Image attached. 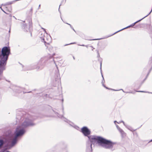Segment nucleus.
<instances>
[{"label":"nucleus","mask_w":152,"mask_h":152,"mask_svg":"<svg viewBox=\"0 0 152 152\" xmlns=\"http://www.w3.org/2000/svg\"><path fill=\"white\" fill-rule=\"evenodd\" d=\"M35 118L32 116L28 115L23 120L21 124L17 126L14 133V136L18 138L21 137L26 132L25 129L28 126L35 125L33 122Z\"/></svg>","instance_id":"obj_1"},{"label":"nucleus","mask_w":152,"mask_h":152,"mask_svg":"<svg viewBox=\"0 0 152 152\" xmlns=\"http://www.w3.org/2000/svg\"><path fill=\"white\" fill-rule=\"evenodd\" d=\"M1 53L0 54V80L4 79L3 75V71L5 69V66L8 56L10 54L9 47H4L2 49Z\"/></svg>","instance_id":"obj_2"},{"label":"nucleus","mask_w":152,"mask_h":152,"mask_svg":"<svg viewBox=\"0 0 152 152\" xmlns=\"http://www.w3.org/2000/svg\"><path fill=\"white\" fill-rule=\"evenodd\" d=\"M89 140L92 144L98 143L100 145L106 149H112L115 143L107 140L101 137L91 135L88 137Z\"/></svg>","instance_id":"obj_3"},{"label":"nucleus","mask_w":152,"mask_h":152,"mask_svg":"<svg viewBox=\"0 0 152 152\" xmlns=\"http://www.w3.org/2000/svg\"><path fill=\"white\" fill-rule=\"evenodd\" d=\"M40 38L41 39L42 41L44 42L45 45L47 47V49L50 52L52 51L53 48L52 46L50 45L49 43L47 42L46 40H48V39L47 37L45 36L44 34H42L41 36L40 37Z\"/></svg>","instance_id":"obj_4"},{"label":"nucleus","mask_w":152,"mask_h":152,"mask_svg":"<svg viewBox=\"0 0 152 152\" xmlns=\"http://www.w3.org/2000/svg\"><path fill=\"white\" fill-rule=\"evenodd\" d=\"M81 132L85 136L88 137L90 136L91 131L86 127H83L82 128Z\"/></svg>","instance_id":"obj_5"},{"label":"nucleus","mask_w":152,"mask_h":152,"mask_svg":"<svg viewBox=\"0 0 152 152\" xmlns=\"http://www.w3.org/2000/svg\"><path fill=\"white\" fill-rule=\"evenodd\" d=\"M43 61V59H41L39 61V62L38 63V65H37L36 64H32L31 65V66L32 67L31 68V69H39L40 68L39 66L40 65L42 64V62Z\"/></svg>","instance_id":"obj_6"},{"label":"nucleus","mask_w":152,"mask_h":152,"mask_svg":"<svg viewBox=\"0 0 152 152\" xmlns=\"http://www.w3.org/2000/svg\"><path fill=\"white\" fill-rule=\"evenodd\" d=\"M57 116L58 117L62 118V119L64 121L66 122L67 123H69V124L70 125L72 126H74V124L72 122H71L69 121L67 119L64 117L62 115H60L58 114Z\"/></svg>","instance_id":"obj_7"},{"label":"nucleus","mask_w":152,"mask_h":152,"mask_svg":"<svg viewBox=\"0 0 152 152\" xmlns=\"http://www.w3.org/2000/svg\"><path fill=\"white\" fill-rule=\"evenodd\" d=\"M18 138L14 136L11 141L10 145L11 147L14 146L17 142Z\"/></svg>","instance_id":"obj_8"},{"label":"nucleus","mask_w":152,"mask_h":152,"mask_svg":"<svg viewBox=\"0 0 152 152\" xmlns=\"http://www.w3.org/2000/svg\"><path fill=\"white\" fill-rule=\"evenodd\" d=\"M23 90V88L19 87H17L15 89V91L20 93Z\"/></svg>","instance_id":"obj_9"},{"label":"nucleus","mask_w":152,"mask_h":152,"mask_svg":"<svg viewBox=\"0 0 152 152\" xmlns=\"http://www.w3.org/2000/svg\"><path fill=\"white\" fill-rule=\"evenodd\" d=\"M32 10L33 9L31 7L29 10L27 12V13L29 15H32Z\"/></svg>","instance_id":"obj_10"},{"label":"nucleus","mask_w":152,"mask_h":152,"mask_svg":"<svg viewBox=\"0 0 152 152\" xmlns=\"http://www.w3.org/2000/svg\"><path fill=\"white\" fill-rule=\"evenodd\" d=\"M4 143V142L3 140H0V148L3 145Z\"/></svg>","instance_id":"obj_11"},{"label":"nucleus","mask_w":152,"mask_h":152,"mask_svg":"<svg viewBox=\"0 0 152 152\" xmlns=\"http://www.w3.org/2000/svg\"><path fill=\"white\" fill-rule=\"evenodd\" d=\"M12 2H7V3H6V4H1V6H5L7 5H9V4H12Z\"/></svg>","instance_id":"obj_12"},{"label":"nucleus","mask_w":152,"mask_h":152,"mask_svg":"<svg viewBox=\"0 0 152 152\" xmlns=\"http://www.w3.org/2000/svg\"><path fill=\"white\" fill-rule=\"evenodd\" d=\"M127 129H128L129 130H130L132 131H133L132 128L130 126H128L126 125V126H125Z\"/></svg>","instance_id":"obj_13"},{"label":"nucleus","mask_w":152,"mask_h":152,"mask_svg":"<svg viewBox=\"0 0 152 152\" xmlns=\"http://www.w3.org/2000/svg\"><path fill=\"white\" fill-rule=\"evenodd\" d=\"M121 90H122V91L123 92L126 93H130V94L132 93V94H134V93H133L132 91L125 92L122 89H121Z\"/></svg>","instance_id":"obj_14"},{"label":"nucleus","mask_w":152,"mask_h":152,"mask_svg":"<svg viewBox=\"0 0 152 152\" xmlns=\"http://www.w3.org/2000/svg\"><path fill=\"white\" fill-rule=\"evenodd\" d=\"M102 76L103 77V80L102 81V85L103 86H104L105 88H106L107 89L108 88L106 87H105V86H104V84H103V83H104V77H103V75H102Z\"/></svg>","instance_id":"obj_15"},{"label":"nucleus","mask_w":152,"mask_h":152,"mask_svg":"<svg viewBox=\"0 0 152 152\" xmlns=\"http://www.w3.org/2000/svg\"><path fill=\"white\" fill-rule=\"evenodd\" d=\"M121 133V135L122 136H125V133L124 132L123 130L122 131V132L121 133Z\"/></svg>","instance_id":"obj_16"},{"label":"nucleus","mask_w":152,"mask_h":152,"mask_svg":"<svg viewBox=\"0 0 152 152\" xmlns=\"http://www.w3.org/2000/svg\"><path fill=\"white\" fill-rule=\"evenodd\" d=\"M121 133V135L122 136H125V133L124 132L123 130L122 131V132L121 133Z\"/></svg>","instance_id":"obj_17"},{"label":"nucleus","mask_w":152,"mask_h":152,"mask_svg":"<svg viewBox=\"0 0 152 152\" xmlns=\"http://www.w3.org/2000/svg\"><path fill=\"white\" fill-rule=\"evenodd\" d=\"M121 122H122V123H123L124 125L125 126H126V124H125L124 122V121H119V122H117V123H118V124H120V123H121Z\"/></svg>","instance_id":"obj_18"},{"label":"nucleus","mask_w":152,"mask_h":152,"mask_svg":"<svg viewBox=\"0 0 152 152\" xmlns=\"http://www.w3.org/2000/svg\"><path fill=\"white\" fill-rule=\"evenodd\" d=\"M136 92H145V91H136ZM148 93H150V92H147Z\"/></svg>","instance_id":"obj_19"},{"label":"nucleus","mask_w":152,"mask_h":152,"mask_svg":"<svg viewBox=\"0 0 152 152\" xmlns=\"http://www.w3.org/2000/svg\"><path fill=\"white\" fill-rule=\"evenodd\" d=\"M67 24L69 25L71 27V28L73 29V31H75V29H74V28H73V27H72V26H71V25L69 24V23H66Z\"/></svg>","instance_id":"obj_20"},{"label":"nucleus","mask_w":152,"mask_h":152,"mask_svg":"<svg viewBox=\"0 0 152 152\" xmlns=\"http://www.w3.org/2000/svg\"><path fill=\"white\" fill-rule=\"evenodd\" d=\"M12 11L11 7L10 6L9 7V9L8 10V11L10 12H11Z\"/></svg>","instance_id":"obj_21"},{"label":"nucleus","mask_w":152,"mask_h":152,"mask_svg":"<svg viewBox=\"0 0 152 152\" xmlns=\"http://www.w3.org/2000/svg\"><path fill=\"white\" fill-rule=\"evenodd\" d=\"M104 38H100V39H90V40H100V39H104Z\"/></svg>","instance_id":"obj_22"},{"label":"nucleus","mask_w":152,"mask_h":152,"mask_svg":"<svg viewBox=\"0 0 152 152\" xmlns=\"http://www.w3.org/2000/svg\"><path fill=\"white\" fill-rule=\"evenodd\" d=\"M76 44V43L75 42L72 43H71L69 44H66V45H64V46H65L67 45H69L73 44Z\"/></svg>","instance_id":"obj_23"},{"label":"nucleus","mask_w":152,"mask_h":152,"mask_svg":"<svg viewBox=\"0 0 152 152\" xmlns=\"http://www.w3.org/2000/svg\"><path fill=\"white\" fill-rule=\"evenodd\" d=\"M116 127L118 130H119L120 128L119 127V126L117 124H116Z\"/></svg>","instance_id":"obj_24"},{"label":"nucleus","mask_w":152,"mask_h":152,"mask_svg":"<svg viewBox=\"0 0 152 152\" xmlns=\"http://www.w3.org/2000/svg\"><path fill=\"white\" fill-rule=\"evenodd\" d=\"M118 130L119 131L120 133H121L122 132V131H123V130L122 129H121V128L119 130Z\"/></svg>","instance_id":"obj_25"},{"label":"nucleus","mask_w":152,"mask_h":152,"mask_svg":"<svg viewBox=\"0 0 152 152\" xmlns=\"http://www.w3.org/2000/svg\"><path fill=\"white\" fill-rule=\"evenodd\" d=\"M1 9L4 13L7 14V13L5 11H4L2 8H1Z\"/></svg>","instance_id":"obj_26"},{"label":"nucleus","mask_w":152,"mask_h":152,"mask_svg":"<svg viewBox=\"0 0 152 152\" xmlns=\"http://www.w3.org/2000/svg\"><path fill=\"white\" fill-rule=\"evenodd\" d=\"M44 31H45V32L46 33V34H47V33L46 32V31L45 29H43Z\"/></svg>","instance_id":"obj_27"},{"label":"nucleus","mask_w":152,"mask_h":152,"mask_svg":"<svg viewBox=\"0 0 152 152\" xmlns=\"http://www.w3.org/2000/svg\"><path fill=\"white\" fill-rule=\"evenodd\" d=\"M44 31H45V32L46 33V34H47V33L46 32V31L45 29H43Z\"/></svg>","instance_id":"obj_28"},{"label":"nucleus","mask_w":152,"mask_h":152,"mask_svg":"<svg viewBox=\"0 0 152 152\" xmlns=\"http://www.w3.org/2000/svg\"><path fill=\"white\" fill-rule=\"evenodd\" d=\"M26 26V25L25 24V25H23V27H24V28H25V27Z\"/></svg>","instance_id":"obj_29"},{"label":"nucleus","mask_w":152,"mask_h":152,"mask_svg":"<svg viewBox=\"0 0 152 152\" xmlns=\"http://www.w3.org/2000/svg\"><path fill=\"white\" fill-rule=\"evenodd\" d=\"M80 45V46H85V45Z\"/></svg>","instance_id":"obj_30"},{"label":"nucleus","mask_w":152,"mask_h":152,"mask_svg":"<svg viewBox=\"0 0 152 152\" xmlns=\"http://www.w3.org/2000/svg\"><path fill=\"white\" fill-rule=\"evenodd\" d=\"M101 67H102V63H100V69H101Z\"/></svg>","instance_id":"obj_31"},{"label":"nucleus","mask_w":152,"mask_h":152,"mask_svg":"<svg viewBox=\"0 0 152 152\" xmlns=\"http://www.w3.org/2000/svg\"><path fill=\"white\" fill-rule=\"evenodd\" d=\"M117 122L116 121H114V123H115V125H116V123H117Z\"/></svg>","instance_id":"obj_32"},{"label":"nucleus","mask_w":152,"mask_h":152,"mask_svg":"<svg viewBox=\"0 0 152 152\" xmlns=\"http://www.w3.org/2000/svg\"><path fill=\"white\" fill-rule=\"evenodd\" d=\"M40 7V4L39 5V7H38V9H39Z\"/></svg>","instance_id":"obj_33"},{"label":"nucleus","mask_w":152,"mask_h":152,"mask_svg":"<svg viewBox=\"0 0 152 152\" xmlns=\"http://www.w3.org/2000/svg\"><path fill=\"white\" fill-rule=\"evenodd\" d=\"M91 146H92V144H91L90 145V147H91V149H92Z\"/></svg>","instance_id":"obj_34"},{"label":"nucleus","mask_w":152,"mask_h":152,"mask_svg":"<svg viewBox=\"0 0 152 152\" xmlns=\"http://www.w3.org/2000/svg\"><path fill=\"white\" fill-rule=\"evenodd\" d=\"M2 6H1V5H0V8L1 9V7H2Z\"/></svg>","instance_id":"obj_35"},{"label":"nucleus","mask_w":152,"mask_h":152,"mask_svg":"<svg viewBox=\"0 0 152 152\" xmlns=\"http://www.w3.org/2000/svg\"><path fill=\"white\" fill-rule=\"evenodd\" d=\"M113 91H117V90H114V89H112Z\"/></svg>","instance_id":"obj_36"},{"label":"nucleus","mask_w":152,"mask_h":152,"mask_svg":"<svg viewBox=\"0 0 152 152\" xmlns=\"http://www.w3.org/2000/svg\"><path fill=\"white\" fill-rule=\"evenodd\" d=\"M152 141V140H151L149 142H151Z\"/></svg>","instance_id":"obj_37"},{"label":"nucleus","mask_w":152,"mask_h":152,"mask_svg":"<svg viewBox=\"0 0 152 152\" xmlns=\"http://www.w3.org/2000/svg\"><path fill=\"white\" fill-rule=\"evenodd\" d=\"M85 46H86V47H88V45H85Z\"/></svg>","instance_id":"obj_38"},{"label":"nucleus","mask_w":152,"mask_h":152,"mask_svg":"<svg viewBox=\"0 0 152 152\" xmlns=\"http://www.w3.org/2000/svg\"><path fill=\"white\" fill-rule=\"evenodd\" d=\"M5 8L7 9V7H6Z\"/></svg>","instance_id":"obj_39"},{"label":"nucleus","mask_w":152,"mask_h":152,"mask_svg":"<svg viewBox=\"0 0 152 152\" xmlns=\"http://www.w3.org/2000/svg\"><path fill=\"white\" fill-rule=\"evenodd\" d=\"M42 29H44L43 28H42Z\"/></svg>","instance_id":"obj_40"},{"label":"nucleus","mask_w":152,"mask_h":152,"mask_svg":"<svg viewBox=\"0 0 152 152\" xmlns=\"http://www.w3.org/2000/svg\"><path fill=\"white\" fill-rule=\"evenodd\" d=\"M91 47L92 48H93V47H92V46H91Z\"/></svg>","instance_id":"obj_41"},{"label":"nucleus","mask_w":152,"mask_h":152,"mask_svg":"<svg viewBox=\"0 0 152 152\" xmlns=\"http://www.w3.org/2000/svg\"><path fill=\"white\" fill-rule=\"evenodd\" d=\"M10 32V30L9 31V32Z\"/></svg>","instance_id":"obj_42"},{"label":"nucleus","mask_w":152,"mask_h":152,"mask_svg":"<svg viewBox=\"0 0 152 152\" xmlns=\"http://www.w3.org/2000/svg\"><path fill=\"white\" fill-rule=\"evenodd\" d=\"M55 54H53V56H54V55H55Z\"/></svg>","instance_id":"obj_43"},{"label":"nucleus","mask_w":152,"mask_h":152,"mask_svg":"<svg viewBox=\"0 0 152 152\" xmlns=\"http://www.w3.org/2000/svg\"><path fill=\"white\" fill-rule=\"evenodd\" d=\"M42 68H41L40 69H42Z\"/></svg>","instance_id":"obj_44"},{"label":"nucleus","mask_w":152,"mask_h":152,"mask_svg":"<svg viewBox=\"0 0 152 152\" xmlns=\"http://www.w3.org/2000/svg\"><path fill=\"white\" fill-rule=\"evenodd\" d=\"M62 101H63V99L62 100Z\"/></svg>","instance_id":"obj_45"},{"label":"nucleus","mask_w":152,"mask_h":152,"mask_svg":"<svg viewBox=\"0 0 152 152\" xmlns=\"http://www.w3.org/2000/svg\"><path fill=\"white\" fill-rule=\"evenodd\" d=\"M54 63H55V61H54Z\"/></svg>","instance_id":"obj_46"}]
</instances>
